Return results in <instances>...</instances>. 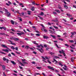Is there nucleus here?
<instances>
[{
    "instance_id": "obj_21",
    "label": "nucleus",
    "mask_w": 76,
    "mask_h": 76,
    "mask_svg": "<svg viewBox=\"0 0 76 76\" xmlns=\"http://www.w3.org/2000/svg\"><path fill=\"white\" fill-rule=\"evenodd\" d=\"M9 41H10V42H11V44H12V45H16V44L15 43H13L12 42V41L9 40Z\"/></svg>"
},
{
    "instance_id": "obj_8",
    "label": "nucleus",
    "mask_w": 76,
    "mask_h": 76,
    "mask_svg": "<svg viewBox=\"0 0 76 76\" xmlns=\"http://www.w3.org/2000/svg\"><path fill=\"white\" fill-rule=\"evenodd\" d=\"M2 50L3 51H4L5 52H6L7 53H9V50L7 49H3Z\"/></svg>"
},
{
    "instance_id": "obj_39",
    "label": "nucleus",
    "mask_w": 76,
    "mask_h": 76,
    "mask_svg": "<svg viewBox=\"0 0 76 76\" xmlns=\"http://www.w3.org/2000/svg\"><path fill=\"white\" fill-rule=\"evenodd\" d=\"M49 31H50V32L51 33V34H53V31L50 30H49Z\"/></svg>"
},
{
    "instance_id": "obj_38",
    "label": "nucleus",
    "mask_w": 76,
    "mask_h": 76,
    "mask_svg": "<svg viewBox=\"0 0 76 76\" xmlns=\"http://www.w3.org/2000/svg\"><path fill=\"white\" fill-rule=\"evenodd\" d=\"M8 3H9V4H12V2H11L10 1H8Z\"/></svg>"
},
{
    "instance_id": "obj_52",
    "label": "nucleus",
    "mask_w": 76,
    "mask_h": 76,
    "mask_svg": "<svg viewBox=\"0 0 76 76\" xmlns=\"http://www.w3.org/2000/svg\"><path fill=\"white\" fill-rule=\"evenodd\" d=\"M32 4H34V5H35V4H36L34 2H32Z\"/></svg>"
},
{
    "instance_id": "obj_6",
    "label": "nucleus",
    "mask_w": 76,
    "mask_h": 76,
    "mask_svg": "<svg viewBox=\"0 0 76 76\" xmlns=\"http://www.w3.org/2000/svg\"><path fill=\"white\" fill-rule=\"evenodd\" d=\"M53 42H55V45L57 47V48H60V47H58V45H57V43H57V41H54Z\"/></svg>"
},
{
    "instance_id": "obj_42",
    "label": "nucleus",
    "mask_w": 76,
    "mask_h": 76,
    "mask_svg": "<svg viewBox=\"0 0 76 76\" xmlns=\"http://www.w3.org/2000/svg\"><path fill=\"white\" fill-rule=\"evenodd\" d=\"M36 75H40V74H39V73H36L35 74V75H34V76H36Z\"/></svg>"
},
{
    "instance_id": "obj_36",
    "label": "nucleus",
    "mask_w": 76,
    "mask_h": 76,
    "mask_svg": "<svg viewBox=\"0 0 76 76\" xmlns=\"http://www.w3.org/2000/svg\"><path fill=\"white\" fill-rule=\"evenodd\" d=\"M54 58H59V57H58V56H54Z\"/></svg>"
},
{
    "instance_id": "obj_13",
    "label": "nucleus",
    "mask_w": 76,
    "mask_h": 76,
    "mask_svg": "<svg viewBox=\"0 0 76 76\" xmlns=\"http://www.w3.org/2000/svg\"><path fill=\"white\" fill-rule=\"evenodd\" d=\"M58 8L59 9H62V7L60 6V4H58Z\"/></svg>"
},
{
    "instance_id": "obj_60",
    "label": "nucleus",
    "mask_w": 76,
    "mask_h": 76,
    "mask_svg": "<svg viewBox=\"0 0 76 76\" xmlns=\"http://www.w3.org/2000/svg\"><path fill=\"white\" fill-rule=\"evenodd\" d=\"M48 25H51V24L50 23L48 22Z\"/></svg>"
},
{
    "instance_id": "obj_18",
    "label": "nucleus",
    "mask_w": 76,
    "mask_h": 76,
    "mask_svg": "<svg viewBox=\"0 0 76 76\" xmlns=\"http://www.w3.org/2000/svg\"><path fill=\"white\" fill-rule=\"evenodd\" d=\"M19 5L20 6H21V7H24V6L23 5V4L22 3H19Z\"/></svg>"
},
{
    "instance_id": "obj_27",
    "label": "nucleus",
    "mask_w": 76,
    "mask_h": 76,
    "mask_svg": "<svg viewBox=\"0 0 76 76\" xmlns=\"http://www.w3.org/2000/svg\"><path fill=\"white\" fill-rule=\"evenodd\" d=\"M2 67L3 69L5 70V68L6 67V66H5L2 65Z\"/></svg>"
},
{
    "instance_id": "obj_58",
    "label": "nucleus",
    "mask_w": 76,
    "mask_h": 76,
    "mask_svg": "<svg viewBox=\"0 0 76 76\" xmlns=\"http://www.w3.org/2000/svg\"><path fill=\"white\" fill-rule=\"evenodd\" d=\"M57 37L58 38H60V37H61V36L59 35H57Z\"/></svg>"
},
{
    "instance_id": "obj_31",
    "label": "nucleus",
    "mask_w": 76,
    "mask_h": 76,
    "mask_svg": "<svg viewBox=\"0 0 76 76\" xmlns=\"http://www.w3.org/2000/svg\"><path fill=\"white\" fill-rule=\"evenodd\" d=\"M43 38H48V37H47V36H43Z\"/></svg>"
},
{
    "instance_id": "obj_14",
    "label": "nucleus",
    "mask_w": 76,
    "mask_h": 76,
    "mask_svg": "<svg viewBox=\"0 0 76 76\" xmlns=\"http://www.w3.org/2000/svg\"><path fill=\"white\" fill-rule=\"evenodd\" d=\"M55 11L57 13H60V11L58 10H55Z\"/></svg>"
},
{
    "instance_id": "obj_49",
    "label": "nucleus",
    "mask_w": 76,
    "mask_h": 76,
    "mask_svg": "<svg viewBox=\"0 0 76 76\" xmlns=\"http://www.w3.org/2000/svg\"><path fill=\"white\" fill-rule=\"evenodd\" d=\"M29 23L30 24V25H32L33 24L31 23V22L30 21H29Z\"/></svg>"
},
{
    "instance_id": "obj_24",
    "label": "nucleus",
    "mask_w": 76,
    "mask_h": 76,
    "mask_svg": "<svg viewBox=\"0 0 76 76\" xmlns=\"http://www.w3.org/2000/svg\"><path fill=\"white\" fill-rule=\"evenodd\" d=\"M50 36L53 38H56V36H55L52 35L51 34L50 35Z\"/></svg>"
},
{
    "instance_id": "obj_1",
    "label": "nucleus",
    "mask_w": 76,
    "mask_h": 76,
    "mask_svg": "<svg viewBox=\"0 0 76 76\" xmlns=\"http://www.w3.org/2000/svg\"><path fill=\"white\" fill-rule=\"evenodd\" d=\"M5 12L6 13H7V17H10V16H11V14H10V13H9L8 11L6 9H5Z\"/></svg>"
},
{
    "instance_id": "obj_47",
    "label": "nucleus",
    "mask_w": 76,
    "mask_h": 76,
    "mask_svg": "<svg viewBox=\"0 0 76 76\" xmlns=\"http://www.w3.org/2000/svg\"><path fill=\"white\" fill-rule=\"evenodd\" d=\"M53 14H54V15H57V12H53Z\"/></svg>"
},
{
    "instance_id": "obj_10",
    "label": "nucleus",
    "mask_w": 76,
    "mask_h": 76,
    "mask_svg": "<svg viewBox=\"0 0 76 76\" xmlns=\"http://www.w3.org/2000/svg\"><path fill=\"white\" fill-rule=\"evenodd\" d=\"M2 47H4V48H7V49H9V48L7 47V46L5 45H2Z\"/></svg>"
},
{
    "instance_id": "obj_46",
    "label": "nucleus",
    "mask_w": 76,
    "mask_h": 76,
    "mask_svg": "<svg viewBox=\"0 0 76 76\" xmlns=\"http://www.w3.org/2000/svg\"><path fill=\"white\" fill-rule=\"evenodd\" d=\"M43 31H45V32H47V30L45 29H44V28H43Z\"/></svg>"
},
{
    "instance_id": "obj_37",
    "label": "nucleus",
    "mask_w": 76,
    "mask_h": 76,
    "mask_svg": "<svg viewBox=\"0 0 76 76\" xmlns=\"http://www.w3.org/2000/svg\"><path fill=\"white\" fill-rule=\"evenodd\" d=\"M64 7L66 9H68V7L66 5H64Z\"/></svg>"
},
{
    "instance_id": "obj_34",
    "label": "nucleus",
    "mask_w": 76,
    "mask_h": 76,
    "mask_svg": "<svg viewBox=\"0 0 76 76\" xmlns=\"http://www.w3.org/2000/svg\"><path fill=\"white\" fill-rule=\"evenodd\" d=\"M37 69H41V67L39 66H37L36 67Z\"/></svg>"
},
{
    "instance_id": "obj_44",
    "label": "nucleus",
    "mask_w": 76,
    "mask_h": 76,
    "mask_svg": "<svg viewBox=\"0 0 76 76\" xmlns=\"http://www.w3.org/2000/svg\"><path fill=\"white\" fill-rule=\"evenodd\" d=\"M20 64L21 66H25L24 64H22L21 63H20Z\"/></svg>"
},
{
    "instance_id": "obj_15",
    "label": "nucleus",
    "mask_w": 76,
    "mask_h": 76,
    "mask_svg": "<svg viewBox=\"0 0 76 76\" xmlns=\"http://www.w3.org/2000/svg\"><path fill=\"white\" fill-rule=\"evenodd\" d=\"M3 60L4 61H9V60L8 59H6V58H5V57H4L3 58Z\"/></svg>"
},
{
    "instance_id": "obj_48",
    "label": "nucleus",
    "mask_w": 76,
    "mask_h": 76,
    "mask_svg": "<svg viewBox=\"0 0 76 76\" xmlns=\"http://www.w3.org/2000/svg\"><path fill=\"white\" fill-rule=\"evenodd\" d=\"M36 36H40V34H36Z\"/></svg>"
},
{
    "instance_id": "obj_50",
    "label": "nucleus",
    "mask_w": 76,
    "mask_h": 76,
    "mask_svg": "<svg viewBox=\"0 0 76 76\" xmlns=\"http://www.w3.org/2000/svg\"><path fill=\"white\" fill-rule=\"evenodd\" d=\"M15 49L16 50H17V51H18V47H16Z\"/></svg>"
},
{
    "instance_id": "obj_29",
    "label": "nucleus",
    "mask_w": 76,
    "mask_h": 76,
    "mask_svg": "<svg viewBox=\"0 0 76 76\" xmlns=\"http://www.w3.org/2000/svg\"><path fill=\"white\" fill-rule=\"evenodd\" d=\"M0 34L2 35H6V34L4 33H1Z\"/></svg>"
},
{
    "instance_id": "obj_62",
    "label": "nucleus",
    "mask_w": 76,
    "mask_h": 76,
    "mask_svg": "<svg viewBox=\"0 0 76 76\" xmlns=\"http://www.w3.org/2000/svg\"><path fill=\"white\" fill-rule=\"evenodd\" d=\"M48 61L50 64H51V62H50V61H49V60H48Z\"/></svg>"
},
{
    "instance_id": "obj_12",
    "label": "nucleus",
    "mask_w": 76,
    "mask_h": 76,
    "mask_svg": "<svg viewBox=\"0 0 76 76\" xmlns=\"http://www.w3.org/2000/svg\"><path fill=\"white\" fill-rule=\"evenodd\" d=\"M35 7H32L31 9V10L32 11H35Z\"/></svg>"
},
{
    "instance_id": "obj_35",
    "label": "nucleus",
    "mask_w": 76,
    "mask_h": 76,
    "mask_svg": "<svg viewBox=\"0 0 76 76\" xmlns=\"http://www.w3.org/2000/svg\"><path fill=\"white\" fill-rule=\"evenodd\" d=\"M59 66H61V67H63V65L60 62L59 63Z\"/></svg>"
},
{
    "instance_id": "obj_9",
    "label": "nucleus",
    "mask_w": 76,
    "mask_h": 76,
    "mask_svg": "<svg viewBox=\"0 0 76 76\" xmlns=\"http://www.w3.org/2000/svg\"><path fill=\"white\" fill-rule=\"evenodd\" d=\"M53 60L54 61H53V62H54V61H55V64H57V63L58 62L57 61H56V59H53Z\"/></svg>"
},
{
    "instance_id": "obj_28",
    "label": "nucleus",
    "mask_w": 76,
    "mask_h": 76,
    "mask_svg": "<svg viewBox=\"0 0 76 76\" xmlns=\"http://www.w3.org/2000/svg\"><path fill=\"white\" fill-rule=\"evenodd\" d=\"M67 16H69V17H72V15H70L69 14H66Z\"/></svg>"
},
{
    "instance_id": "obj_53",
    "label": "nucleus",
    "mask_w": 76,
    "mask_h": 76,
    "mask_svg": "<svg viewBox=\"0 0 76 76\" xmlns=\"http://www.w3.org/2000/svg\"><path fill=\"white\" fill-rule=\"evenodd\" d=\"M49 53H50V54L51 55H53V54H54V53H53L52 52H50Z\"/></svg>"
},
{
    "instance_id": "obj_54",
    "label": "nucleus",
    "mask_w": 76,
    "mask_h": 76,
    "mask_svg": "<svg viewBox=\"0 0 76 76\" xmlns=\"http://www.w3.org/2000/svg\"><path fill=\"white\" fill-rule=\"evenodd\" d=\"M65 46H66V47H69V46L67 44H65Z\"/></svg>"
},
{
    "instance_id": "obj_40",
    "label": "nucleus",
    "mask_w": 76,
    "mask_h": 76,
    "mask_svg": "<svg viewBox=\"0 0 76 76\" xmlns=\"http://www.w3.org/2000/svg\"><path fill=\"white\" fill-rule=\"evenodd\" d=\"M0 53H1V54H6V53H5L4 52H1V51H0Z\"/></svg>"
},
{
    "instance_id": "obj_59",
    "label": "nucleus",
    "mask_w": 76,
    "mask_h": 76,
    "mask_svg": "<svg viewBox=\"0 0 76 76\" xmlns=\"http://www.w3.org/2000/svg\"><path fill=\"white\" fill-rule=\"evenodd\" d=\"M33 54H37V52H33Z\"/></svg>"
},
{
    "instance_id": "obj_20",
    "label": "nucleus",
    "mask_w": 76,
    "mask_h": 76,
    "mask_svg": "<svg viewBox=\"0 0 76 76\" xmlns=\"http://www.w3.org/2000/svg\"><path fill=\"white\" fill-rule=\"evenodd\" d=\"M27 12V14H28V15H31V13L32 12L31 11H28Z\"/></svg>"
},
{
    "instance_id": "obj_41",
    "label": "nucleus",
    "mask_w": 76,
    "mask_h": 76,
    "mask_svg": "<svg viewBox=\"0 0 76 76\" xmlns=\"http://www.w3.org/2000/svg\"><path fill=\"white\" fill-rule=\"evenodd\" d=\"M11 48H12V50H14L15 49V48L13 46H12L11 47Z\"/></svg>"
},
{
    "instance_id": "obj_22",
    "label": "nucleus",
    "mask_w": 76,
    "mask_h": 76,
    "mask_svg": "<svg viewBox=\"0 0 76 76\" xmlns=\"http://www.w3.org/2000/svg\"><path fill=\"white\" fill-rule=\"evenodd\" d=\"M74 59H75V58H74V57H72L71 58V60L72 62H73L74 61Z\"/></svg>"
},
{
    "instance_id": "obj_25",
    "label": "nucleus",
    "mask_w": 76,
    "mask_h": 76,
    "mask_svg": "<svg viewBox=\"0 0 76 76\" xmlns=\"http://www.w3.org/2000/svg\"><path fill=\"white\" fill-rule=\"evenodd\" d=\"M32 42L34 43V44H35L36 45H38V44L37 43H36V41H33Z\"/></svg>"
},
{
    "instance_id": "obj_23",
    "label": "nucleus",
    "mask_w": 76,
    "mask_h": 76,
    "mask_svg": "<svg viewBox=\"0 0 76 76\" xmlns=\"http://www.w3.org/2000/svg\"><path fill=\"white\" fill-rule=\"evenodd\" d=\"M44 15V13H43V12H41V13H40L39 14V15H40V16H42V15Z\"/></svg>"
},
{
    "instance_id": "obj_2",
    "label": "nucleus",
    "mask_w": 76,
    "mask_h": 76,
    "mask_svg": "<svg viewBox=\"0 0 76 76\" xmlns=\"http://www.w3.org/2000/svg\"><path fill=\"white\" fill-rule=\"evenodd\" d=\"M42 58L43 60H46V59L47 60H49V59H50V57H48L47 56H45V58H44L43 56H42Z\"/></svg>"
},
{
    "instance_id": "obj_5",
    "label": "nucleus",
    "mask_w": 76,
    "mask_h": 76,
    "mask_svg": "<svg viewBox=\"0 0 76 76\" xmlns=\"http://www.w3.org/2000/svg\"><path fill=\"white\" fill-rule=\"evenodd\" d=\"M37 49L38 50H39V51H40L41 53H43V51H44V50H43L42 48H41L40 49L38 48H37Z\"/></svg>"
},
{
    "instance_id": "obj_16",
    "label": "nucleus",
    "mask_w": 76,
    "mask_h": 76,
    "mask_svg": "<svg viewBox=\"0 0 76 76\" xmlns=\"http://www.w3.org/2000/svg\"><path fill=\"white\" fill-rule=\"evenodd\" d=\"M11 63H12V64H14V65H15V64H16V63H15V61H11Z\"/></svg>"
},
{
    "instance_id": "obj_63",
    "label": "nucleus",
    "mask_w": 76,
    "mask_h": 76,
    "mask_svg": "<svg viewBox=\"0 0 76 76\" xmlns=\"http://www.w3.org/2000/svg\"><path fill=\"white\" fill-rule=\"evenodd\" d=\"M3 28L4 30H6V27H3Z\"/></svg>"
},
{
    "instance_id": "obj_33",
    "label": "nucleus",
    "mask_w": 76,
    "mask_h": 76,
    "mask_svg": "<svg viewBox=\"0 0 76 76\" xmlns=\"http://www.w3.org/2000/svg\"><path fill=\"white\" fill-rule=\"evenodd\" d=\"M39 18H40V19H42V20H44V19L42 18L39 16H38Z\"/></svg>"
},
{
    "instance_id": "obj_45",
    "label": "nucleus",
    "mask_w": 76,
    "mask_h": 76,
    "mask_svg": "<svg viewBox=\"0 0 76 76\" xmlns=\"http://www.w3.org/2000/svg\"><path fill=\"white\" fill-rule=\"evenodd\" d=\"M69 42H74V41H73V40H69Z\"/></svg>"
},
{
    "instance_id": "obj_4",
    "label": "nucleus",
    "mask_w": 76,
    "mask_h": 76,
    "mask_svg": "<svg viewBox=\"0 0 76 76\" xmlns=\"http://www.w3.org/2000/svg\"><path fill=\"white\" fill-rule=\"evenodd\" d=\"M17 34L19 36L22 35H23L25 34V33H24L23 32H21L20 33H17Z\"/></svg>"
},
{
    "instance_id": "obj_32",
    "label": "nucleus",
    "mask_w": 76,
    "mask_h": 76,
    "mask_svg": "<svg viewBox=\"0 0 76 76\" xmlns=\"http://www.w3.org/2000/svg\"><path fill=\"white\" fill-rule=\"evenodd\" d=\"M23 64H28L27 62L24 61H23Z\"/></svg>"
},
{
    "instance_id": "obj_30",
    "label": "nucleus",
    "mask_w": 76,
    "mask_h": 76,
    "mask_svg": "<svg viewBox=\"0 0 76 76\" xmlns=\"http://www.w3.org/2000/svg\"><path fill=\"white\" fill-rule=\"evenodd\" d=\"M53 27L55 28V29H58V28L57 26H53Z\"/></svg>"
},
{
    "instance_id": "obj_3",
    "label": "nucleus",
    "mask_w": 76,
    "mask_h": 76,
    "mask_svg": "<svg viewBox=\"0 0 76 76\" xmlns=\"http://www.w3.org/2000/svg\"><path fill=\"white\" fill-rule=\"evenodd\" d=\"M58 18H56V19L55 20H52V22H57L58 23L59 22L58 20Z\"/></svg>"
},
{
    "instance_id": "obj_55",
    "label": "nucleus",
    "mask_w": 76,
    "mask_h": 76,
    "mask_svg": "<svg viewBox=\"0 0 76 76\" xmlns=\"http://www.w3.org/2000/svg\"><path fill=\"white\" fill-rule=\"evenodd\" d=\"M65 24H66V25H67V26H70V25L68 23H66Z\"/></svg>"
},
{
    "instance_id": "obj_17",
    "label": "nucleus",
    "mask_w": 76,
    "mask_h": 76,
    "mask_svg": "<svg viewBox=\"0 0 76 76\" xmlns=\"http://www.w3.org/2000/svg\"><path fill=\"white\" fill-rule=\"evenodd\" d=\"M12 25H15V21H13V20H11L10 21Z\"/></svg>"
},
{
    "instance_id": "obj_57",
    "label": "nucleus",
    "mask_w": 76,
    "mask_h": 76,
    "mask_svg": "<svg viewBox=\"0 0 76 76\" xmlns=\"http://www.w3.org/2000/svg\"><path fill=\"white\" fill-rule=\"evenodd\" d=\"M3 74L4 76H6V74H5V72H3Z\"/></svg>"
},
{
    "instance_id": "obj_51",
    "label": "nucleus",
    "mask_w": 76,
    "mask_h": 76,
    "mask_svg": "<svg viewBox=\"0 0 76 76\" xmlns=\"http://www.w3.org/2000/svg\"><path fill=\"white\" fill-rule=\"evenodd\" d=\"M59 40H60L61 41H63V39L62 38H59Z\"/></svg>"
},
{
    "instance_id": "obj_7",
    "label": "nucleus",
    "mask_w": 76,
    "mask_h": 76,
    "mask_svg": "<svg viewBox=\"0 0 76 76\" xmlns=\"http://www.w3.org/2000/svg\"><path fill=\"white\" fill-rule=\"evenodd\" d=\"M48 68L49 69H51V70H54V68L53 67H51L50 66H48Z\"/></svg>"
},
{
    "instance_id": "obj_11",
    "label": "nucleus",
    "mask_w": 76,
    "mask_h": 76,
    "mask_svg": "<svg viewBox=\"0 0 76 76\" xmlns=\"http://www.w3.org/2000/svg\"><path fill=\"white\" fill-rule=\"evenodd\" d=\"M63 68L64 69V70H66V71H67L69 70V68H64V67H63Z\"/></svg>"
},
{
    "instance_id": "obj_61",
    "label": "nucleus",
    "mask_w": 76,
    "mask_h": 76,
    "mask_svg": "<svg viewBox=\"0 0 76 76\" xmlns=\"http://www.w3.org/2000/svg\"><path fill=\"white\" fill-rule=\"evenodd\" d=\"M40 25H41V26H42V27H43V28H44V26L43 25V24H41Z\"/></svg>"
},
{
    "instance_id": "obj_26",
    "label": "nucleus",
    "mask_w": 76,
    "mask_h": 76,
    "mask_svg": "<svg viewBox=\"0 0 76 76\" xmlns=\"http://www.w3.org/2000/svg\"><path fill=\"white\" fill-rule=\"evenodd\" d=\"M14 40H15V41H18V40H19V39L18 38H14Z\"/></svg>"
},
{
    "instance_id": "obj_56",
    "label": "nucleus",
    "mask_w": 76,
    "mask_h": 76,
    "mask_svg": "<svg viewBox=\"0 0 76 76\" xmlns=\"http://www.w3.org/2000/svg\"><path fill=\"white\" fill-rule=\"evenodd\" d=\"M8 56L9 57H11L12 56V55H11V54H10V53L9 54H8Z\"/></svg>"
},
{
    "instance_id": "obj_43",
    "label": "nucleus",
    "mask_w": 76,
    "mask_h": 76,
    "mask_svg": "<svg viewBox=\"0 0 76 76\" xmlns=\"http://www.w3.org/2000/svg\"><path fill=\"white\" fill-rule=\"evenodd\" d=\"M28 48H29V46H26L25 47V48H26V49H28Z\"/></svg>"
},
{
    "instance_id": "obj_19",
    "label": "nucleus",
    "mask_w": 76,
    "mask_h": 76,
    "mask_svg": "<svg viewBox=\"0 0 76 76\" xmlns=\"http://www.w3.org/2000/svg\"><path fill=\"white\" fill-rule=\"evenodd\" d=\"M61 52L63 53L64 56H66V54H65V53H64V51H63V50H61Z\"/></svg>"
},
{
    "instance_id": "obj_64",
    "label": "nucleus",
    "mask_w": 76,
    "mask_h": 76,
    "mask_svg": "<svg viewBox=\"0 0 76 76\" xmlns=\"http://www.w3.org/2000/svg\"><path fill=\"white\" fill-rule=\"evenodd\" d=\"M58 56H59L60 57H62V55H61L58 54Z\"/></svg>"
}]
</instances>
